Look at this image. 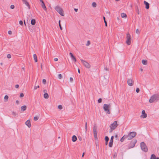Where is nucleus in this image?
Instances as JSON below:
<instances>
[{"label":"nucleus","instance_id":"nucleus-1","mask_svg":"<svg viewBox=\"0 0 159 159\" xmlns=\"http://www.w3.org/2000/svg\"><path fill=\"white\" fill-rule=\"evenodd\" d=\"M159 95L158 94H155L151 97L149 100V102L150 103H152L155 101H157L159 99Z\"/></svg>","mask_w":159,"mask_h":159},{"label":"nucleus","instance_id":"nucleus-2","mask_svg":"<svg viewBox=\"0 0 159 159\" xmlns=\"http://www.w3.org/2000/svg\"><path fill=\"white\" fill-rule=\"evenodd\" d=\"M118 125L117 123V121H115L112 123L110 125V132H112L113 130H114L117 126Z\"/></svg>","mask_w":159,"mask_h":159},{"label":"nucleus","instance_id":"nucleus-3","mask_svg":"<svg viewBox=\"0 0 159 159\" xmlns=\"http://www.w3.org/2000/svg\"><path fill=\"white\" fill-rule=\"evenodd\" d=\"M110 107L111 106L109 104H105L103 105V108L104 110L108 114H110L111 113L110 110Z\"/></svg>","mask_w":159,"mask_h":159},{"label":"nucleus","instance_id":"nucleus-4","mask_svg":"<svg viewBox=\"0 0 159 159\" xmlns=\"http://www.w3.org/2000/svg\"><path fill=\"white\" fill-rule=\"evenodd\" d=\"M55 9L62 16H64L63 11L60 7L57 6L55 7Z\"/></svg>","mask_w":159,"mask_h":159},{"label":"nucleus","instance_id":"nucleus-5","mask_svg":"<svg viewBox=\"0 0 159 159\" xmlns=\"http://www.w3.org/2000/svg\"><path fill=\"white\" fill-rule=\"evenodd\" d=\"M136 135V133L134 132H131L129 133L128 135H126L127 139L130 140L134 138Z\"/></svg>","mask_w":159,"mask_h":159},{"label":"nucleus","instance_id":"nucleus-6","mask_svg":"<svg viewBox=\"0 0 159 159\" xmlns=\"http://www.w3.org/2000/svg\"><path fill=\"white\" fill-rule=\"evenodd\" d=\"M126 44L129 45L131 44V36L129 33H128L126 35Z\"/></svg>","mask_w":159,"mask_h":159},{"label":"nucleus","instance_id":"nucleus-7","mask_svg":"<svg viewBox=\"0 0 159 159\" xmlns=\"http://www.w3.org/2000/svg\"><path fill=\"white\" fill-rule=\"evenodd\" d=\"M141 147L142 150L145 152H147L148 151V149L145 144L143 142H142L141 143Z\"/></svg>","mask_w":159,"mask_h":159},{"label":"nucleus","instance_id":"nucleus-8","mask_svg":"<svg viewBox=\"0 0 159 159\" xmlns=\"http://www.w3.org/2000/svg\"><path fill=\"white\" fill-rule=\"evenodd\" d=\"M81 61L85 67L88 68H90V66L89 63L82 60H81Z\"/></svg>","mask_w":159,"mask_h":159},{"label":"nucleus","instance_id":"nucleus-9","mask_svg":"<svg viewBox=\"0 0 159 159\" xmlns=\"http://www.w3.org/2000/svg\"><path fill=\"white\" fill-rule=\"evenodd\" d=\"M136 142V140L131 141L129 145V148H132L134 147L135 145Z\"/></svg>","mask_w":159,"mask_h":159},{"label":"nucleus","instance_id":"nucleus-10","mask_svg":"<svg viewBox=\"0 0 159 159\" xmlns=\"http://www.w3.org/2000/svg\"><path fill=\"white\" fill-rule=\"evenodd\" d=\"M93 134L94 136V138L95 139H97V134L96 129L95 126H94L93 129Z\"/></svg>","mask_w":159,"mask_h":159},{"label":"nucleus","instance_id":"nucleus-11","mask_svg":"<svg viewBox=\"0 0 159 159\" xmlns=\"http://www.w3.org/2000/svg\"><path fill=\"white\" fill-rule=\"evenodd\" d=\"M134 81L132 79H129L128 80L127 83L128 85L130 86H132L133 85Z\"/></svg>","mask_w":159,"mask_h":159},{"label":"nucleus","instance_id":"nucleus-12","mask_svg":"<svg viewBox=\"0 0 159 159\" xmlns=\"http://www.w3.org/2000/svg\"><path fill=\"white\" fill-rule=\"evenodd\" d=\"M44 93V97L45 99H48L49 98V95L48 93H47V90L46 89H44L43 91Z\"/></svg>","mask_w":159,"mask_h":159},{"label":"nucleus","instance_id":"nucleus-13","mask_svg":"<svg viewBox=\"0 0 159 159\" xmlns=\"http://www.w3.org/2000/svg\"><path fill=\"white\" fill-rule=\"evenodd\" d=\"M142 115L141 116V117L143 118H145L147 117V115L145 113V111L144 110L142 111Z\"/></svg>","mask_w":159,"mask_h":159},{"label":"nucleus","instance_id":"nucleus-14","mask_svg":"<svg viewBox=\"0 0 159 159\" xmlns=\"http://www.w3.org/2000/svg\"><path fill=\"white\" fill-rule=\"evenodd\" d=\"M22 2L24 4H25L26 5L28 8L29 9H30V6L28 3V2L26 0H22Z\"/></svg>","mask_w":159,"mask_h":159},{"label":"nucleus","instance_id":"nucleus-15","mask_svg":"<svg viewBox=\"0 0 159 159\" xmlns=\"http://www.w3.org/2000/svg\"><path fill=\"white\" fill-rule=\"evenodd\" d=\"M113 138H114L113 136H111V137L110 142L109 143V146L110 147H112V146Z\"/></svg>","mask_w":159,"mask_h":159},{"label":"nucleus","instance_id":"nucleus-16","mask_svg":"<svg viewBox=\"0 0 159 159\" xmlns=\"http://www.w3.org/2000/svg\"><path fill=\"white\" fill-rule=\"evenodd\" d=\"M25 125L29 127L30 128L31 126L30 121V120H28L25 122Z\"/></svg>","mask_w":159,"mask_h":159},{"label":"nucleus","instance_id":"nucleus-17","mask_svg":"<svg viewBox=\"0 0 159 159\" xmlns=\"http://www.w3.org/2000/svg\"><path fill=\"white\" fill-rule=\"evenodd\" d=\"M70 56L72 60L74 62H75L76 61V60L75 57L74 56L73 54L70 52Z\"/></svg>","mask_w":159,"mask_h":159},{"label":"nucleus","instance_id":"nucleus-18","mask_svg":"<svg viewBox=\"0 0 159 159\" xmlns=\"http://www.w3.org/2000/svg\"><path fill=\"white\" fill-rule=\"evenodd\" d=\"M41 6L42 8L45 11H46L47 10L46 7L44 3V2H43L41 3Z\"/></svg>","mask_w":159,"mask_h":159},{"label":"nucleus","instance_id":"nucleus-19","mask_svg":"<svg viewBox=\"0 0 159 159\" xmlns=\"http://www.w3.org/2000/svg\"><path fill=\"white\" fill-rule=\"evenodd\" d=\"M150 159H159V157H157L154 154H152L151 155Z\"/></svg>","mask_w":159,"mask_h":159},{"label":"nucleus","instance_id":"nucleus-20","mask_svg":"<svg viewBox=\"0 0 159 159\" xmlns=\"http://www.w3.org/2000/svg\"><path fill=\"white\" fill-rule=\"evenodd\" d=\"M144 3L146 5V8L147 9H148L149 7V4L147 2L144 1Z\"/></svg>","mask_w":159,"mask_h":159},{"label":"nucleus","instance_id":"nucleus-21","mask_svg":"<svg viewBox=\"0 0 159 159\" xmlns=\"http://www.w3.org/2000/svg\"><path fill=\"white\" fill-rule=\"evenodd\" d=\"M77 139V138L76 137L75 135H73L72 138V140L73 142H75Z\"/></svg>","mask_w":159,"mask_h":159},{"label":"nucleus","instance_id":"nucleus-22","mask_svg":"<svg viewBox=\"0 0 159 159\" xmlns=\"http://www.w3.org/2000/svg\"><path fill=\"white\" fill-rule=\"evenodd\" d=\"M125 139H127L126 135H124L123 136L121 139L120 141L121 142H122Z\"/></svg>","mask_w":159,"mask_h":159},{"label":"nucleus","instance_id":"nucleus-23","mask_svg":"<svg viewBox=\"0 0 159 159\" xmlns=\"http://www.w3.org/2000/svg\"><path fill=\"white\" fill-rule=\"evenodd\" d=\"M21 110L24 111L26 110V106L25 105L23 106H21Z\"/></svg>","mask_w":159,"mask_h":159},{"label":"nucleus","instance_id":"nucleus-24","mask_svg":"<svg viewBox=\"0 0 159 159\" xmlns=\"http://www.w3.org/2000/svg\"><path fill=\"white\" fill-rule=\"evenodd\" d=\"M36 21L35 19H32L31 21V23L32 25H34L35 24Z\"/></svg>","mask_w":159,"mask_h":159},{"label":"nucleus","instance_id":"nucleus-25","mask_svg":"<svg viewBox=\"0 0 159 159\" xmlns=\"http://www.w3.org/2000/svg\"><path fill=\"white\" fill-rule=\"evenodd\" d=\"M33 57L34 59L35 60V62H37L38 61L37 55L36 54H34L33 55Z\"/></svg>","mask_w":159,"mask_h":159},{"label":"nucleus","instance_id":"nucleus-26","mask_svg":"<svg viewBox=\"0 0 159 159\" xmlns=\"http://www.w3.org/2000/svg\"><path fill=\"white\" fill-rule=\"evenodd\" d=\"M12 114L13 115L14 117H16L18 116V114L14 111L12 112Z\"/></svg>","mask_w":159,"mask_h":159},{"label":"nucleus","instance_id":"nucleus-27","mask_svg":"<svg viewBox=\"0 0 159 159\" xmlns=\"http://www.w3.org/2000/svg\"><path fill=\"white\" fill-rule=\"evenodd\" d=\"M121 16L122 18H126L127 17L126 14L125 13H122L121 14Z\"/></svg>","mask_w":159,"mask_h":159},{"label":"nucleus","instance_id":"nucleus-28","mask_svg":"<svg viewBox=\"0 0 159 159\" xmlns=\"http://www.w3.org/2000/svg\"><path fill=\"white\" fill-rule=\"evenodd\" d=\"M142 63L144 65H146L147 64V60H142Z\"/></svg>","mask_w":159,"mask_h":159},{"label":"nucleus","instance_id":"nucleus-29","mask_svg":"<svg viewBox=\"0 0 159 159\" xmlns=\"http://www.w3.org/2000/svg\"><path fill=\"white\" fill-rule=\"evenodd\" d=\"M4 99H5V102H6V101H7V100H8V96L7 95H5L4 96Z\"/></svg>","mask_w":159,"mask_h":159},{"label":"nucleus","instance_id":"nucleus-30","mask_svg":"<svg viewBox=\"0 0 159 159\" xmlns=\"http://www.w3.org/2000/svg\"><path fill=\"white\" fill-rule=\"evenodd\" d=\"M117 152H115L113 154V158L115 159L116 158L117 156Z\"/></svg>","mask_w":159,"mask_h":159},{"label":"nucleus","instance_id":"nucleus-31","mask_svg":"<svg viewBox=\"0 0 159 159\" xmlns=\"http://www.w3.org/2000/svg\"><path fill=\"white\" fill-rule=\"evenodd\" d=\"M60 21H61L60 20H59V26L60 27V29H61V30H62V27L61 26V24H60Z\"/></svg>","mask_w":159,"mask_h":159},{"label":"nucleus","instance_id":"nucleus-32","mask_svg":"<svg viewBox=\"0 0 159 159\" xmlns=\"http://www.w3.org/2000/svg\"><path fill=\"white\" fill-rule=\"evenodd\" d=\"M58 108L59 110H61L63 107L61 105H59L58 106Z\"/></svg>","mask_w":159,"mask_h":159},{"label":"nucleus","instance_id":"nucleus-33","mask_svg":"<svg viewBox=\"0 0 159 159\" xmlns=\"http://www.w3.org/2000/svg\"><path fill=\"white\" fill-rule=\"evenodd\" d=\"M96 3L95 2H93L92 3V6L93 7H96Z\"/></svg>","mask_w":159,"mask_h":159},{"label":"nucleus","instance_id":"nucleus-34","mask_svg":"<svg viewBox=\"0 0 159 159\" xmlns=\"http://www.w3.org/2000/svg\"><path fill=\"white\" fill-rule=\"evenodd\" d=\"M39 119V117L38 116H35L34 117V119L35 121Z\"/></svg>","mask_w":159,"mask_h":159},{"label":"nucleus","instance_id":"nucleus-35","mask_svg":"<svg viewBox=\"0 0 159 159\" xmlns=\"http://www.w3.org/2000/svg\"><path fill=\"white\" fill-rule=\"evenodd\" d=\"M105 140L106 141L108 142L109 140V138L107 136H106L105 137Z\"/></svg>","mask_w":159,"mask_h":159},{"label":"nucleus","instance_id":"nucleus-36","mask_svg":"<svg viewBox=\"0 0 159 159\" xmlns=\"http://www.w3.org/2000/svg\"><path fill=\"white\" fill-rule=\"evenodd\" d=\"M42 82L43 84H45L46 83V80L45 79H43Z\"/></svg>","mask_w":159,"mask_h":159},{"label":"nucleus","instance_id":"nucleus-37","mask_svg":"<svg viewBox=\"0 0 159 159\" xmlns=\"http://www.w3.org/2000/svg\"><path fill=\"white\" fill-rule=\"evenodd\" d=\"M39 87V85H38L37 86H35L34 88V90L36 89L37 88H38Z\"/></svg>","mask_w":159,"mask_h":159},{"label":"nucleus","instance_id":"nucleus-38","mask_svg":"<svg viewBox=\"0 0 159 159\" xmlns=\"http://www.w3.org/2000/svg\"><path fill=\"white\" fill-rule=\"evenodd\" d=\"M8 58H10L11 57V56L10 54H8L7 56Z\"/></svg>","mask_w":159,"mask_h":159},{"label":"nucleus","instance_id":"nucleus-39","mask_svg":"<svg viewBox=\"0 0 159 159\" xmlns=\"http://www.w3.org/2000/svg\"><path fill=\"white\" fill-rule=\"evenodd\" d=\"M136 33L137 34H139L140 33L139 30L138 29H137L136 30Z\"/></svg>","mask_w":159,"mask_h":159},{"label":"nucleus","instance_id":"nucleus-40","mask_svg":"<svg viewBox=\"0 0 159 159\" xmlns=\"http://www.w3.org/2000/svg\"><path fill=\"white\" fill-rule=\"evenodd\" d=\"M58 77L59 79L62 78V75L61 74H59L58 75Z\"/></svg>","mask_w":159,"mask_h":159},{"label":"nucleus","instance_id":"nucleus-41","mask_svg":"<svg viewBox=\"0 0 159 159\" xmlns=\"http://www.w3.org/2000/svg\"><path fill=\"white\" fill-rule=\"evenodd\" d=\"M90 44V42L89 41H88L86 44V46H88Z\"/></svg>","mask_w":159,"mask_h":159},{"label":"nucleus","instance_id":"nucleus-42","mask_svg":"<svg viewBox=\"0 0 159 159\" xmlns=\"http://www.w3.org/2000/svg\"><path fill=\"white\" fill-rule=\"evenodd\" d=\"M15 7V6L14 5H11V6H10V8L11 9H13Z\"/></svg>","mask_w":159,"mask_h":159},{"label":"nucleus","instance_id":"nucleus-43","mask_svg":"<svg viewBox=\"0 0 159 159\" xmlns=\"http://www.w3.org/2000/svg\"><path fill=\"white\" fill-rule=\"evenodd\" d=\"M19 23L20 25H22L23 24V22L22 20H20L19 22Z\"/></svg>","mask_w":159,"mask_h":159},{"label":"nucleus","instance_id":"nucleus-44","mask_svg":"<svg viewBox=\"0 0 159 159\" xmlns=\"http://www.w3.org/2000/svg\"><path fill=\"white\" fill-rule=\"evenodd\" d=\"M24 94L23 93H21L20 94V97H21V98L23 97H24Z\"/></svg>","mask_w":159,"mask_h":159},{"label":"nucleus","instance_id":"nucleus-45","mask_svg":"<svg viewBox=\"0 0 159 159\" xmlns=\"http://www.w3.org/2000/svg\"><path fill=\"white\" fill-rule=\"evenodd\" d=\"M85 129H86V131L87 129V123L86 122L85 125Z\"/></svg>","mask_w":159,"mask_h":159},{"label":"nucleus","instance_id":"nucleus-46","mask_svg":"<svg viewBox=\"0 0 159 159\" xmlns=\"http://www.w3.org/2000/svg\"><path fill=\"white\" fill-rule=\"evenodd\" d=\"M139 88H137L136 89V92L137 93H139Z\"/></svg>","mask_w":159,"mask_h":159},{"label":"nucleus","instance_id":"nucleus-47","mask_svg":"<svg viewBox=\"0 0 159 159\" xmlns=\"http://www.w3.org/2000/svg\"><path fill=\"white\" fill-rule=\"evenodd\" d=\"M98 102L99 103H101L102 102V99L101 98H99L98 100Z\"/></svg>","mask_w":159,"mask_h":159},{"label":"nucleus","instance_id":"nucleus-48","mask_svg":"<svg viewBox=\"0 0 159 159\" xmlns=\"http://www.w3.org/2000/svg\"><path fill=\"white\" fill-rule=\"evenodd\" d=\"M12 31L11 30H9L8 31V34H12Z\"/></svg>","mask_w":159,"mask_h":159},{"label":"nucleus","instance_id":"nucleus-49","mask_svg":"<svg viewBox=\"0 0 159 159\" xmlns=\"http://www.w3.org/2000/svg\"><path fill=\"white\" fill-rule=\"evenodd\" d=\"M19 87V85L18 84H16V85H15V87L16 88H18Z\"/></svg>","mask_w":159,"mask_h":159},{"label":"nucleus","instance_id":"nucleus-50","mask_svg":"<svg viewBox=\"0 0 159 159\" xmlns=\"http://www.w3.org/2000/svg\"><path fill=\"white\" fill-rule=\"evenodd\" d=\"M58 59L57 58H55L54 59V61H58Z\"/></svg>","mask_w":159,"mask_h":159},{"label":"nucleus","instance_id":"nucleus-51","mask_svg":"<svg viewBox=\"0 0 159 159\" xmlns=\"http://www.w3.org/2000/svg\"><path fill=\"white\" fill-rule=\"evenodd\" d=\"M103 18L104 20V23H105L106 22H107L105 20V17L104 16H103Z\"/></svg>","mask_w":159,"mask_h":159},{"label":"nucleus","instance_id":"nucleus-52","mask_svg":"<svg viewBox=\"0 0 159 159\" xmlns=\"http://www.w3.org/2000/svg\"><path fill=\"white\" fill-rule=\"evenodd\" d=\"M137 13H138V15H139V9H138V8L137 9Z\"/></svg>","mask_w":159,"mask_h":159},{"label":"nucleus","instance_id":"nucleus-53","mask_svg":"<svg viewBox=\"0 0 159 159\" xmlns=\"http://www.w3.org/2000/svg\"><path fill=\"white\" fill-rule=\"evenodd\" d=\"M73 80V79L72 78L70 77V81H72Z\"/></svg>","mask_w":159,"mask_h":159},{"label":"nucleus","instance_id":"nucleus-54","mask_svg":"<svg viewBox=\"0 0 159 159\" xmlns=\"http://www.w3.org/2000/svg\"><path fill=\"white\" fill-rule=\"evenodd\" d=\"M16 103L17 104H19V101L18 100H16Z\"/></svg>","mask_w":159,"mask_h":159},{"label":"nucleus","instance_id":"nucleus-55","mask_svg":"<svg viewBox=\"0 0 159 159\" xmlns=\"http://www.w3.org/2000/svg\"><path fill=\"white\" fill-rule=\"evenodd\" d=\"M74 10L75 11H76V12H77L78 11V9H76V8H75L74 9Z\"/></svg>","mask_w":159,"mask_h":159},{"label":"nucleus","instance_id":"nucleus-56","mask_svg":"<svg viewBox=\"0 0 159 159\" xmlns=\"http://www.w3.org/2000/svg\"><path fill=\"white\" fill-rule=\"evenodd\" d=\"M84 153H83V154H82V157H83L84 156Z\"/></svg>","mask_w":159,"mask_h":159},{"label":"nucleus","instance_id":"nucleus-57","mask_svg":"<svg viewBox=\"0 0 159 159\" xmlns=\"http://www.w3.org/2000/svg\"><path fill=\"white\" fill-rule=\"evenodd\" d=\"M105 23V26H107V22H106Z\"/></svg>","mask_w":159,"mask_h":159},{"label":"nucleus","instance_id":"nucleus-58","mask_svg":"<svg viewBox=\"0 0 159 159\" xmlns=\"http://www.w3.org/2000/svg\"><path fill=\"white\" fill-rule=\"evenodd\" d=\"M78 72L79 73H80V69H78Z\"/></svg>","mask_w":159,"mask_h":159},{"label":"nucleus","instance_id":"nucleus-59","mask_svg":"<svg viewBox=\"0 0 159 159\" xmlns=\"http://www.w3.org/2000/svg\"><path fill=\"white\" fill-rule=\"evenodd\" d=\"M39 1H40V2L42 3L43 2V0H39Z\"/></svg>","mask_w":159,"mask_h":159},{"label":"nucleus","instance_id":"nucleus-60","mask_svg":"<svg viewBox=\"0 0 159 159\" xmlns=\"http://www.w3.org/2000/svg\"><path fill=\"white\" fill-rule=\"evenodd\" d=\"M108 143V142L106 141V144L107 145Z\"/></svg>","mask_w":159,"mask_h":159},{"label":"nucleus","instance_id":"nucleus-61","mask_svg":"<svg viewBox=\"0 0 159 159\" xmlns=\"http://www.w3.org/2000/svg\"><path fill=\"white\" fill-rule=\"evenodd\" d=\"M24 24H25V25H26L25 23V20L24 21Z\"/></svg>","mask_w":159,"mask_h":159},{"label":"nucleus","instance_id":"nucleus-62","mask_svg":"<svg viewBox=\"0 0 159 159\" xmlns=\"http://www.w3.org/2000/svg\"><path fill=\"white\" fill-rule=\"evenodd\" d=\"M60 137H58V139H60Z\"/></svg>","mask_w":159,"mask_h":159},{"label":"nucleus","instance_id":"nucleus-63","mask_svg":"<svg viewBox=\"0 0 159 159\" xmlns=\"http://www.w3.org/2000/svg\"><path fill=\"white\" fill-rule=\"evenodd\" d=\"M119 0H116V1H119Z\"/></svg>","mask_w":159,"mask_h":159},{"label":"nucleus","instance_id":"nucleus-64","mask_svg":"<svg viewBox=\"0 0 159 159\" xmlns=\"http://www.w3.org/2000/svg\"><path fill=\"white\" fill-rule=\"evenodd\" d=\"M41 68H42V65H41Z\"/></svg>","mask_w":159,"mask_h":159}]
</instances>
